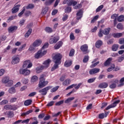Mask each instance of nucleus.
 Listing matches in <instances>:
<instances>
[{
	"instance_id": "1",
	"label": "nucleus",
	"mask_w": 124,
	"mask_h": 124,
	"mask_svg": "<svg viewBox=\"0 0 124 124\" xmlns=\"http://www.w3.org/2000/svg\"><path fill=\"white\" fill-rule=\"evenodd\" d=\"M62 54L60 53L55 54L53 57V62L55 64L51 68V71H54V70H56V69L59 68V65H60V64L62 62Z\"/></svg>"
},
{
	"instance_id": "11",
	"label": "nucleus",
	"mask_w": 124,
	"mask_h": 124,
	"mask_svg": "<svg viewBox=\"0 0 124 124\" xmlns=\"http://www.w3.org/2000/svg\"><path fill=\"white\" fill-rule=\"evenodd\" d=\"M99 71H100V69L94 68L90 70L89 74H90V75H93L94 74H96V73H98Z\"/></svg>"
},
{
	"instance_id": "61",
	"label": "nucleus",
	"mask_w": 124,
	"mask_h": 124,
	"mask_svg": "<svg viewBox=\"0 0 124 124\" xmlns=\"http://www.w3.org/2000/svg\"><path fill=\"white\" fill-rule=\"evenodd\" d=\"M31 112L32 111L31 110H28L26 112L22 113V116H27V115H29V114H30V113H31Z\"/></svg>"
},
{
	"instance_id": "43",
	"label": "nucleus",
	"mask_w": 124,
	"mask_h": 124,
	"mask_svg": "<svg viewBox=\"0 0 124 124\" xmlns=\"http://www.w3.org/2000/svg\"><path fill=\"white\" fill-rule=\"evenodd\" d=\"M114 68H115V64H113L112 65H111V67H109L107 69V72H110V71H112L114 69Z\"/></svg>"
},
{
	"instance_id": "14",
	"label": "nucleus",
	"mask_w": 124,
	"mask_h": 124,
	"mask_svg": "<svg viewBox=\"0 0 124 124\" xmlns=\"http://www.w3.org/2000/svg\"><path fill=\"white\" fill-rule=\"evenodd\" d=\"M4 109L5 110H16V108L14 107V106L10 105H6L4 107Z\"/></svg>"
},
{
	"instance_id": "38",
	"label": "nucleus",
	"mask_w": 124,
	"mask_h": 124,
	"mask_svg": "<svg viewBox=\"0 0 124 124\" xmlns=\"http://www.w3.org/2000/svg\"><path fill=\"white\" fill-rule=\"evenodd\" d=\"M117 20L118 21V22H124V16H123V15H121V16H119L117 18Z\"/></svg>"
},
{
	"instance_id": "55",
	"label": "nucleus",
	"mask_w": 124,
	"mask_h": 124,
	"mask_svg": "<svg viewBox=\"0 0 124 124\" xmlns=\"http://www.w3.org/2000/svg\"><path fill=\"white\" fill-rule=\"evenodd\" d=\"M98 35L99 37H102L103 36V31L102 29H100Z\"/></svg>"
},
{
	"instance_id": "16",
	"label": "nucleus",
	"mask_w": 124,
	"mask_h": 124,
	"mask_svg": "<svg viewBox=\"0 0 124 124\" xmlns=\"http://www.w3.org/2000/svg\"><path fill=\"white\" fill-rule=\"evenodd\" d=\"M82 17H83V11L82 10H80L77 13V19L80 20Z\"/></svg>"
},
{
	"instance_id": "2",
	"label": "nucleus",
	"mask_w": 124,
	"mask_h": 124,
	"mask_svg": "<svg viewBox=\"0 0 124 124\" xmlns=\"http://www.w3.org/2000/svg\"><path fill=\"white\" fill-rule=\"evenodd\" d=\"M2 84H5L6 87H12L13 86V80L10 79L9 77H5L3 78L1 80Z\"/></svg>"
},
{
	"instance_id": "58",
	"label": "nucleus",
	"mask_w": 124,
	"mask_h": 124,
	"mask_svg": "<svg viewBox=\"0 0 124 124\" xmlns=\"http://www.w3.org/2000/svg\"><path fill=\"white\" fill-rule=\"evenodd\" d=\"M49 46V43H46L44 46H43V47H42V49H46V48H48V47Z\"/></svg>"
},
{
	"instance_id": "52",
	"label": "nucleus",
	"mask_w": 124,
	"mask_h": 124,
	"mask_svg": "<svg viewBox=\"0 0 124 124\" xmlns=\"http://www.w3.org/2000/svg\"><path fill=\"white\" fill-rule=\"evenodd\" d=\"M48 11V9L47 8H44L41 12V14L43 15H45L46 13H47V12Z\"/></svg>"
},
{
	"instance_id": "46",
	"label": "nucleus",
	"mask_w": 124,
	"mask_h": 124,
	"mask_svg": "<svg viewBox=\"0 0 124 124\" xmlns=\"http://www.w3.org/2000/svg\"><path fill=\"white\" fill-rule=\"evenodd\" d=\"M65 13H70L71 12V7H67L64 10Z\"/></svg>"
},
{
	"instance_id": "27",
	"label": "nucleus",
	"mask_w": 124,
	"mask_h": 124,
	"mask_svg": "<svg viewBox=\"0 0 124 124\" xmlns=\"http://www.w3.org/2000/svg\"><path fill=\"white\" fill-rule=\"evenodd\" d=\"M96 62V59L94 60L92 62L93 64L90 66L91 68H93V67H95L96 66V65H97V64H98L99 63V62ZM94 62H95V63H94Z\"/></svg>"
},
{
	"instance_id": "13",
	"label": "nucleus",
	"mask_w": 124,
	"mask_h": 124,
	"mask_svg": "<svg viewBox=\"0 0 124 124\" xmlns=\"http://www.w3.org/2000/svg\"><path fill=\"white\" fill-rule=\"evenodd\" d=\"M20 62V58L18 56H15L13 58L12 63L13 64H17Z\"/></svg>"
},
{
	"instance_id": "4",
	"label": "nucleus",
	"mask_w": 124,
	"mask_h": 124,
	"mask_svg": "<svg viewBox=\"0 0 124 124\" xmlns=\"http://www.w3.org/2000/svg\"><path fill=\"white\" fill-rule=\"evenodd\" d=\"M60 40V37L58 36H51L49 39V44H55Z\"/></svg>"
},
{
	"instance_id": "40",
	"label": "nucleus",
	"mask_w": 124,
	"mask_h": 124,
	"mask_svg": "<svg viewBox=\"0 0 124 124\" xmlns=\"http://www.w3.org/2000/svg\"><path fill=\"white\" fill-rule=\"evenodd\" d=\"M124 78H122L120 80V84L118 87H123L124 85Z\"/></svg>"
},
{
	"instance_id": "50",
	"label": "nucleus",
	"mask_w": 124,
	"mask_h": 124,
	"mask_svg": "<svg viewBox=\"0 0 124 124\" xmlns=\"http://www.w3.org/2000/svg\"><path fill=\"white\" fill-rule=\"evenodd\" d=\"M103 5H101L96 9V12H99V11H101V10L103 8Z\"/></svg>"
},
{
	"instance_id": "44",
	"label": "nucleus",
	"mask_w": 124,
	"mask_h": 124,
	"mask_svg": "<svg viewBox=\"0 0 124 124\" xmlns=\"http://www.w3.org/2000/svg\"><path fill=\"white\" fill-rule=\"evenodd\" d=\"M124 60V54L122 56H121L120 57L118 58L117 60V61L118 62H122Z\"/></svg>"
},
{
	"instance_id": "39",
	"label": "nucleus",
	"mask_w": 124,
	"mask_h": 124,
	"mask_svg": "<svg viewBox=\"0 0 124 124\" xmlns=\"http://www.w3.org/2000/svg\"><path fill=\"white\" fill-rule=\"evenodd\" d=\"M21 82L24 84V85H26L29 83V79L28 78H23L21 80Z\"/></svg>"
},
{
	"instance_id": "26",
	"label": "nucleus",
	"mask_w": 124,
	"mask_h": 124,
	"mask_svg": "<svg viewBox=\"0 0 124 124\" xmlns=\"http://www.w3.org/2000/svg\"><path fill=\"white\" fill-rule=\"evenodd\" d=\"M108 87V84H107V83H106V82L101 83L99 85V88H100V89H105L106 88H107Z\"/></svg>"
},
{
	"instance_id": "32",
	"label": "nucleus",
	"mask_w": 124,
	"mask_h": 124,
	"mask_svg": "<svg viewBox=\"0 0 124 124\" xmlns=\"http://www.w3.org/2000/svg\"><path fill=\"white\" fill-rule=\"evenodd\" d=\"M31 102H32V101L31 100H27L24 102V105L25 106H29V105H31Z\"/></svg>"
},
{
	"instance_id": "17",
	"label": "nucleus",
	"mask_w": 124,
	"mask_h": 124,
	"mask_svg": "<svg viewBox=\"0 0 124 124\" xmlns=\"http://www.w3.org/2000/svg\"><path fill=\"white\" fill-rule=\"evenodd\" d=\"M62 41H59L54 46V49L55 50H58V49H60L62 46Z\"/></svg>"
},
{
	"instance_id": "28",
	"label": "nucleus",
	"mask_w": 124,
	"mask_h": 124,
	"mask_svg": "<svg viewBox=\"0 0 124 124\" xmlns=\"http://www.w3.org/2000/svg\"><path fill=\"white\" fill-rule=\"evenodd\" d=\"M123 33H113L112 34V36L113 37H115V38H119V37H121V36H123Z\"/></svg>"
},
{
	"instance_id": "34",
	"label": "nucleus",
	"mask_w": 124,
	"mask_h": 124,
	"mask_svg": "<svg viewBox=\"0 0 124 124\" xmlns=\"http://www.w3.org/2000/svg\"><path fill=\"white\" fill-rule=\"evenodd\" d=\"M75 98V97H74L68 98L64 102H65V103H69V102H71V101H72V100H74Z\"/></svg>"
},
{
	"instance_id": "22",
	"label": "nucleus",
	"mask_w": 124,
	"mask_h": 124,
	"mask_svg": "<svg viewBox=\"0 0 124 124\" xmlns=\"http://www.w3.org/2000/svg\"><path fill=\"white\" fill-rule=\"evenodd\" d=\"M43 69H45L42 65L40 66L39 67H37L36 68V72L37 73H40V72H42Z\"/></svg>"
},
{
	"instance_id": "62",
	"label": "nucleus",
	"mask_w": 124,
	"mask_h": 124,
	"mask_svg": "<svg viewBox=\"0 0 124 124\" xmlns=\"http://www.w3.org/2000/svg\"><path fill=\"white\" fill-rule=\"evenodd\" d=\"M16 101H17V98L14 97V98H12L10 99V102H11V103H13L14 102H16Z\"/></svg>"
},
{
	"instance_id": "36",
	"label": "nucleus",
	"mask_w": 124,
	"mask_h": 124,
	"mask_svg": "<svg viewBox=\"0 0 124 124\" xmlns=\"http://www.w3.org/2000/svg\"><path fill=\"white\" fill-rule=\"evenodd\" d=\"M16 17L17 16H12L9 17V18L7 19V22L8 23H9V22L12 21V20H14V19H15V18H16Z\"/></svg>"
},
{
	"instance_id": "24",
	"label": "nucleus",
	"mask_w": 124,
	"mask_h": 124,
	"mask_svg": "<svg viewBox=\"0 0 124 124\" xmlns=\"http://www.w3.org/2000/svg\"><path fill=\"white\" fill-rule=\"evenodd\" d=\"M80 50L82 52H87L88 51V45H83L80 47Z\"/></svg>"
},
{
	"instance_id": "47",
	"label": "nucleus",
	"mask_w": 124,
	"mask_h": 124,
	"mask_svg": "<svg viewBox=\"0 0 124 124\" xmlns=\"http://www.w3.org/2000/svg\"><path fill=\"white\" fill-rule=\"evenodd\" d=\"M5 104H8V100H3L0 102V105H5Z\"/></svg>"
},
{
	"instance_id": "49",
	"label": "nucleus",
	"mask_w": 124,
	"mask_h": 124,
	"mask_svg": "<svg viewBox=\"0 0 124 124\" xmlns=\"http://www.w3.org/2000/svg\"><path fill=\"white\" fill-rule=\"evenodd\" d=\"M34 8V5L33 4H29L26 7L27 9H32Z\"/></svg>"
},
{
	"instance_id": "41",
	"label": "nucleus",
	"mask_w": 124,
	"mask_h": 124,
	"mask_svg": "<svg viewBox=\"0 0 124 124\" xmlns=\"http://www.w3.org/2000/svg\"><path fill=\"white\" fill-rule=\"evenodd\" d=\"M40 51H41V55H42V57L45 56V55L47 54V50H43V49L42 48V49H40Z\"/></svg>"
},
{
	"instance_id": "18",
	"label": "nucleus",
	"mask_w": 124,
	"mask_h": 124,
	"mask_svg": "<svg viewBox=\"0 0 124 124\" xmlns=\"http://www.w3.org/2000/svg\"><path fill=\"white\" fill-rule=\"evenodd\" d=\"M8 92L9 93H11V94H14V93H16V89H15V87H11L9 89Z\"/></svg>"
},
{
	"instance_id": "64",
	"label": "nucleus",
	"mask_w": 124,
	"mask_h": 124,
	"mask_svg": "<svg viewBox=\"0 0 124 124\" xmlns=\"http://www.w3.org/2000/svg\"><path fill=\"white\" fill-rule=\"evenodd\" d=\"M119 44H124V38H120L119 41Z\"/></svg>"
},
{
	"instance_id": "59",
	"label": "nucleus",
	"mask_w": 124,
	"mask_h": 124,
	"mask_svg": "<svg viewBox=\"0 0 124 124\" xmlns=\"http://www.w3.org/2000/svg\"><path fill=\"white\" fill-rule=\"evenodd\" d=\"M75 51L74 50V49H72L69 53V56L70 57H73V56H74V53H75Z\"/></svg>"
},
{
	"instance_id": "51",
	"label": "nucleus",
	"mask_w": 124,
	"mask_h": 124,
	"mask_svg": "<svg viewBox=\"0 0 124 124\" xmlns=\"http://www.w3.org/2000/svg\"><path fill=\"white\" fill-rule=\"evenodd\" d=\"M96 78H93L90 79H89L87 81L88 83H93L94 81H95V79Z\"/></svg>"
},
{
	"instance_id": "12",
	"label": "nucleus",
	"mask_w": 124,
	"mask_h": 124,
	"mask_svg": "<svg viewBox=\"0 0 124 124\" xmlns=\"http://www.w3.org/2000/svg\"><path fill=\"white\" fill-rule=\"evenodd\" d=\"M50 62H51V60L48 59L45 61L43 63V65H42L45 69L46 68H48V67H49V65H50Z\"/></svg>"
},
{
	"instance_id": "42",
	"label": "nucleus",
	"mask_w": 124,
	"mask_h": 124,
	"mask_svg": "<svg viewBox=\"0 0 124 124\" xmlns=\"http://www.w3.org/2000/svg\"><path fill=\"white\" fill-rule=\"evenodd\" d=\"M59 88H60V86H57L53 88L50 90L51 93H55V92H57L58 90L59 89Z\"/></svg>"
},
{
	"instance_id": "31",
	"label": "nucleus",
	"mask_w": 124,
	"mask_h": 124,
	"mask_svg": "<svg viewBox=\"0 0 124 124\" xmlns=\"http://www.w3.org/2000/svg\"><path fill=\"white\" fill-rule=\"evenodd\" d=\"M110 28L105 29L104 31H103V34H105V35L109 34V32H110Z\"/></svg>"
},
{
	"instance_id": "6",
	"label": "nucleus",
	"mask_w": 124,
	"mask_h": 124,
	"mask_svg": "<svg viewBox=\"0 0 124 124\" xmlns=\"http://www.w3.org/2000/svg\"><path fill=\"white\" fill-rule=\"evenodd\" d=\"M32 66V63L30 60H26L23 62V68H31Z\"/></svg>"
},
{
	"instance_id": "45",
	"label": "nucleus",
	"mask_w": 124,
	"mask_h": 124,
	"mask_svg": "<svg viewBox=\"0 0 124 124\" xmlns=\"http://www.w3.org/2000/svg\"><path fill=\"white\" fill-rule=\"evenodd\" d=\"M55 0H48L45 2L46 5H51L53 3Z\"/></svg>"
},
{
	"instance_id": "48",
	"label": "nucleus",
	"mask_w": 124,
	"mask_h": 124,
	"mask_svg": "<svg viewBox=\"0 0 124 124\" xmlns=\"http://www.w3.org/2000/svg\"><path fill=\"white\" fill-rule=\"evenodd\" d=\"M76 86H77V84H73L71 85H70L66 88V91H67V90H70V89H72L73 88H74V87H76Z\"/></svg>"
},
{
	"instance_id": "15",
	"label": "nucleus",
	"mask_w": 124,
	"mask_h": 124,
	"mask_svg": "<svg viewBox=\"0 0 124 124\" xmlns=\"http://www.w3.org/2000/svg\"><path fill=\"white\" fill-rule=\"evenodd\" d=\"M20 6L21 5L20 4L16 5V6H15L14 8L12 9V13L14 14L15 13L18 12V11H19V8H20Z\"/></svg>"
},
{
	"instance_id": "25",
	"label": "nucleus",
	"mask_w": 124,
	"mask_h": 124,
	"mask_svg": "<svg viewBox=\"0 0 124 124\" xmlns=\"http://www.w3.org/2000/svg\"><path fill=\"white\" fill-rule=\"evenodd\" d=\"M103 42L102 41L99 40L98 41H97V42L95 43V47H96L97 48H99L100 47H101V46L103 44Z\"/></svg>"
},
{
	"instance_id": "30",
	"label": "nucleus",
	"mask_w": 124,
	"mask_h": 124,
	"mask_svg": "<svg viewBox=\"0 0 124 124\" xmlns=\"http://www.w3.org/2000/svg\"><path fill=\"white\" fill-rule=\"evenodd\" d=\"M35 47L36 46H34L32 44V45H30L28 50L29 51H30V52H35Z\"/></svg>"
},
{
	"instance_id": "10",
	"label": "nucleus",
	"mask_w": 124,
	"mask_h": 124,
	"mask_svg": "<svg viewBox=\"0 0 124 124\" xmlns=\"http://www.w3.org/2000/svg\"><path fill=\"white\" fill-rule=\"evenodd\" d=\"M120 100H116L112 104L108 106L106 109L109 110V109H111V108H114V107H116V106H117V104L120 103Z\"/></svg>"
},
{
	"instance_id": "7",
	"label": "nucleus",
	"mask_w": 124,
	"mask_h": 124,
	"mask_svg": "<svg viewBox=\"0 0 124 124\" xmlns=\"http://www.w3.org/2000/svg\"><path fill=\"white\" fill-rule=\"evenodd\" d=\"M66 3L69 6H71V5L75 6V5L77 4V2L73 0H64L63 1V4H65Z\"/></svg>"
},
{
	"instance_id": "23",
	"label": "nucleus",
	"mask_w": 124,
	"mask_h": 124,
	"mask_svg": "<svg viewBox=\"0 0 124 124\" xmlns=\"http://www.w3.org/2000/svg\"><path fill=\"white\" fill-rule=\"evenodd\" d=\"M34 58L35 59H40L42 58V55H41V51L39 50L37 53L35 54Z\"/></svg>"
},
{
	"instance_id": "3",
	"label": "nucleus",
	"mask_w": 124,
	"mask_h": 124,
	"mask_svg": "<svg viewBox=\"0 0 124 124\" xmlns=\"http://www.w3.org/2000/svg\"><path fill=\"white\" fill-rule=\"evenodd\" d=\"M49 82L48 81H45V78H44V75H42L40 78V81L38 84V87L40 89L44 88L46 86L48 85Z\"/></svg>"
},
{
	"instance_id": "35",
	"label": "nucleus",
	"mask_w": 124,
	"mask_h": 124,
	"mask_svg": "<svg viewBox=\"0 0 124 124\" xmlns=\"http://www.w3.org/2000/svg\"><path fill=\"white\" fill-rule=\"evenodd\" d=\"M31 31H32V30H31V29H30L27 31V32L25 34V37L28 38V37H29V36L31 35Z\"/></svg>"
},
{
	"instance_id": "54",
	"label": "nucleus",
	"mask_w": 124,
	"mask_h": 124,
	"mask_svg": "<svg viewBox=\"0 0 124 124\" xmlns=\"http://www.w3.org/2000/svg\"><path fill=\"white\" fill-rule=\"evenodd\" d=\"M45 31H46V32H52V31H53V30L50 27L46 28Z\"/></svg>"
},
{
	"instance_id": "29",
	"label": "nucleus",
	"mask_w": 124,
	"mask_h": 124,
	"mask_svg": "<svg viewBox=\"0 0 124 124\" xmlns=\"http://www.w3.org/2000/svg\"><path fill=\"white\" fill-rule=\"evenodd\" d=\"M111 61H112V58H108L104 63L105 66H108L110 63H111Z\"/></svg>"
},
{
	"instance_id": "20",
	"label": "nucleus",
	"mask_w": 124,
	"mask_h": 124,
	"mask_svg": "<svg viewBox=\"0 0 124 124\" xmlns=\"http://www.w3.org/2000/svg\"><path fill=\"white\" fill-rule=\"evenodd\" d=\"M18 29L17 26H11L8 28L9 32H13V31H15Z\"/></svg>"
},
{
	"instance_id": "57",
	"label": "nucleus",
	"mask_w": 124,
	"mask_h": 124,
	"mask_svg": "<svg viewBox=\"0 0 124 124\" xmlns=\"http://www.w3.org/2000/svg\"><path fill=\"white\" fill-rule=\"evenodd\" d=\"M117 18H118V15L117 14H113L111 16V18L114 20H117Z\"/></svg>"
},
{
	"instance_id": "21",
	"label": "nucleus",
	"mask_w": 124,
	"mask_h": 124,
	"mask_svg": "<svg viewBox=\"0 0 124 124\" xmlns=\"http://www.w3.org/2000/svg\"><path fill=\"white\" fill-rule=\"evenodd\" d=\"M72 64V61L70 60H67L65 61L64 65L65 66V67H69V66H70Z\"/></svg>"
},
{
	"instance_id": "63",
	"label": "nucleus",
	"mask_w": 124,
	"mask_h": 124,
	"mask_svg": "<svg viewBox=\"0 0 124 124\" xmlns=\"http://www.w3.org/2000/svg\"><path fill=\"white\" fill-rule=\"evenodd\" d=\"M26 22V20L25 19H21L19 21V26H23L24 24H25V22Z\"/></svg>"
},
{
	"instance_id": "33",
	"label": "nucleus",
	"mask_w": 124,
	"mask_h": 124,
	"mask_svg": "<svg viewBox=\"0 0 124 124\" xmlns=\"http://www.w3.org/2000/svg\"><path fill=\"white\" fill-rule=\"evenodd\" d=\"M118 48H119V45L118 44H114L112 46V50L114 52H116L118 50Z\"/></svg>"
},
{
	"instance_id": "5",
	"label": "nucleus",
	"mask_w": 124,
	"mask_h": 124,
	"mask_svg": "<svg viewBox=\"0 0 124 124\" xmlns=\"http://www.w3.org/2000/svg\"><path fill=\"white\" fill-rule=\"evenodd\" d=\"M52 86H47L44 89L39 90V93H41L42 95H46V94H47V92H48V91H49V90L52 89Z\"/></svg>"
},
{
	"instance_id": "8",
	"label": "nucleus",
	"mask_w": 124,
	"mask_h": 124,
	"mask_svg": "<svg viewBox=\"0 0 124 124\" xmlns=\"http://www.w3.org/2000/svg\"><path fill=\"white\" fill-rule=\"evenodd\" d=\"M19 73L20 74H22L24 76H28L31 74V71L28 70L27 68L21 69L19 70Z\"/></svg>"
},
{
	"instance_id": "53",
	"label": "nucleus",
	"mask_w": 124,
	"mask_h": 124,
	"mask_svg": "<svg viewBox=\"0 0 124 124\" xmlns=\"http://www.w3.org/2000/svg\"><path fill=\"white\" fill-rule=\"evenodd\" d=\"M63 102H64V101H63V100L57 102L56 103L55 105L56 106H60V105H62V104H63Z\"/></svg>"
},
{
	"instance_id": "56",
	"label": "nucleus",
	"mask_w": 124,
	"mask_h": 124,
	"mask_svg": "<svg viewBox=\"0 0 124 124\" xmlns=\"http://www.w3.org/2000/svg\"><path fill=\"white\" fill-rule=\"evenodd\" d=\"M117 29H119V30H123V29H124V26L121 23H119L117 26Z\"/></svg>"
},
{
	"instance_id": "19",
	"label": "nucleus",
	"mask_w": 124,
	"mask_h": 124,
	"mask_svg": "<svg viewBox=\"0 0 124 124\" xmlns=\"http://www.w3.org/2000/svg\"><path fill=\"white\" fill-rule=\"evenodd\" d=\"M70 83H71V80L70 79L67 78L63 82L62 85L63 86H67L70 84Z\"/></svg>"
},
{
	"instance_id": "37",
	"label": "nucleus",
	"mask_w": 124,
	"mask_h": 124,
	"mask_svg": "<svg viewBox=\"0 0 124 124\" xmlns=\"http://www.w3.org/2000/svg\"><path fill=\"white\" fill-rule=\"evenodd\" d=\"M38 80V78L36 76H33L31 79V81L33 83H34V82H36V81H37Z\"/></svg>"
},
{
	"instance_id": "60",
	"label": "nucleus",
	"mask_w": 124,
	"mask_h": 124,
	"mask_svg": "<svg viewBox=\"0 0 124 124\" xmlns=\"http://www.w3.org/2000/svg\"><path fill=\"white\" fill-rule=\"evenodd\" d=\"M98 16H95L93 18L92 20L91 21V23H94V22H95V21H96V20H97V19H98Z\"/></svg>"
},
{
	"instance_id": "9",
	"label": "nucleus",
	"mask_w": 124,
	"mask_h": 124,
	"mask_svg": "<svg viewBox=\"0 0 124 124\" xmlns=\"http://www.w3.org/2000/svg\"><path fill=\"white\" fill-rule=\"evenodd\" d=\"M33 46L35 47H38L42 44V40L41 39H38L35 40V41L32 43Z\"/></svg>"
}]
</instances>
